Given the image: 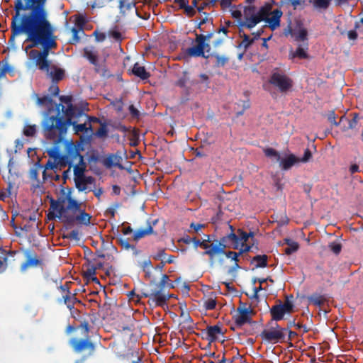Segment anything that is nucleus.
<instances>
[{
  "mask_svg": "<svg viewBox=\"0 0 363 363\" xmlns=\"http://www.w3.org/2000/svg\"><path fill=\"white\" fill-rule=\"evenodd\" d=\"M239 35L242 40L240 43L238 48H242L245 51L254 43V40L249 35L245 33L241 28H239Z\"/></svg>",
  "mask_w": 363,
  "mask_h": 363,
  "instance_id": "7c9ffc66",
  "label": "nucleus"
},
{
  "mask_svg": "<svg viewBox=\"0 0 363 363\" xmlns=\"http://www.w3.org/2000/svg\"><path fill=\"white\" fill-rule=\"evenodd\" d=\"M285 242L288 245L284 250L285 254L291 255L298 250L299 246L297 242L291 239H285Z\"/></svg>",
  "mask_w": 363,
  "mask_h": 363,
  "instance_id": "ea45409f",
  "label": "nucleus"
},
{
  "mask_svg": "<svg viewBox=\"0 0 363 363\" xmlns=\"http://www.w3.org/2000/svg\"><path fill=\"white\" fill-rule=\"evenodd\" d=\"M30 44L25 48L27 52L29 49L42 47V50H31L29 53L30 60L35 61V64L39 69L48 72L50 61L48 60L50 50L56 47L54 37V28L50 21H38L33 34L30 37Z\"/></svg>",
  "mask_w": 363,
  "mask_h": 363,
  "instance_id": "f257e3e1",
  "label": "nucleus"
},
{
  "mask_svg": "<svg viewBox=\"0 0 363 363\" xmlns=\"http://www.w3.org/2000/svg\"><path fill=\"white\" fill-rule=\"evenodd\" d=\"M283 35L286 37L291 36L295 41L305 43L308 41V30L304 27L301 20L295 19L290 21L288 26L284 29Z\"/></svg>",
  "mask_w": 363,
  "mask_h": 363,
  "instance_id": "6e6552de",
  "label": "nucleus"
},
{
  "mask_svg": "<svg viewBox=\"0 0 363 363\" xmlns=\"http://www.w3.org/2000/svg\"><path fill=\"white\" fill-rule=\"evenodd\" d=\"M50 208L57 211L58 214L55 215L54 213H49L48 215L49 220H53L56 217L61 219L62 221L65 222V218L64 216H67L69 213H66V209L64 205L60 204L59 201H57L56 200L51 199L50 200Z\"/></svg>",
  "mask_w": 363,
  "mask_h": 363,
  "instance_id": "f3484780",
  "label": "nucleus"
},
{
  "mask_svg": "<svg viewBox=\"0 0 363 363\" xmlns=\"http://www.w3.org/2000/svg\"><path fill=\"white\" fill-rule=\"evenodd\" d=\"M69 121H64V117L58 111L55 116L45 115L41 123L42 133L44 137L57 144L64 139L69 127Z\"/></svg>",
  "mask_w": 363,
  "mask_h": 363,
  "instance_id": "7ed1b4c3",
  "label": "nucleus"
},
{
  "mask_svg": "<svg viewBox=\"0 0 363 363\" xmlns=\"http://www.w3.org/2000/svg\"><path fill=\"white\" fill-rule=\"evenodd\" d=\"M79 329H81L82 330V335L84 337H88L89 333V324L87 321L84 320L81 322L80 325L78 326Z\"/></svg>",
  "mask_w": 363,
  "mask_h": 363,
  "instance_id": "3c124183",
  "label": "nucleus"
},
{
  "mask_svg": "<svg viewBox=\"0 0 363 363\" xmlns=\"http://www.w3.org/2000/svg\"><path fill=\"white\" fill-rule=\"evenodd\" d=\"M328 121H329L331 123H333V125H335V126H337V125H339L340 123V122L344 119V117H342V118H340V122H339V123H337V122L336 121V120H335V119H336V114H335V111H330V112H329V113H328Z\"/></svg>",
  "mask_w": 363,
  "mask_h": 363,
  "instance_id": "13d9d810",
  "label": "nucleus"
},
{
  "mask_svg": "<svg viewBox=\"0 0 363 363\" xmlns=\"http://www.w3.org/2000/svg\"><path fill=\"white\" fill-rule=\"evenodd\" d=\"M129 71L130 74L135 75L141 80H147L150 77V72L146 70L145 67L140 65L138 62L135 63L133 68Z\"/></svg>",
  "mask_w": 363,
  "mask_h": 363,
  "instance_id": "b1692460",
  "label": "nucleus"
},
{
  "mask_svg": "<svg viewBox=\"0 0 363 363\" xmlns=\"http://www.w3.org/2000/svg\"><path fill=\"white\" fill-rule=\"evenodd\" d=\"M37 132L36 125H26L23 128V134L26 137H33Z\"/></svg>",
  "mask_w": 363,
  "mask_h": 363,
  "instance_id": "c03bdc74",
  "label": "nucleus"
},
{
  "mask_svg": "<svg viewBox=\"0 0 363 363\" xmlns=\"http://www.w3.org/2000/svg\"><path fill=\"white\" fill-rule=\"evenodd\" d=\"M94 178L91 176L84 177L79 179H74L75 186L79 191H84L87 189L88 184H92L94 182Z\"/></svg>",
  "mask_w": 363,
  "mask_h": 363,
  "instance_id": "cd10ccee",
  "label": "nucleus"
},
{
  "mask_svg": "<svg viewBox=\"0 0 363 363\" xmlns=\"http://www.w3.org/2000/svg\"><path fill=\"white\" fill-rule=\"evenodd\" d=\"M61 102L64 103L67 107L62 105L61 104L57 105V112H60V108H62L65 117L64 121H69V126L72 123V118L75 115L76 108L72 104V97L69 96H61L60 97Z\"/></svg>",
  "mask_w": 363,
  "mask_h": 363,
  "instance_id": "ddd939ff",
  "label": "nucleus"
},
{
  "mask_svg": "<svg viewBox=\"0 0 363 363\" xmlns=\"http://www.w3.org/2000/svg\"><path fill=\"white\" fill-rule=\"evenodd\" d=\"M69 344L76 352H82L88 350L89 354H92L95 350L94 344L90 341L89 336L84 337V339L73 338L70 340Z\"/></svg>",
  "mask_w": 363,
  "mask_h": 363,
  "instance_id": "4468645a",
  "label": "nucleus"
},
{
  "mask_svg": "<svg viewBox=\"0 0 363 363\" xmlns=\"http://www.w3.org/2000/svg\"><path fill=\"white\" fill-rule=\"evenodd\" d=\"M37 97V104L39 106H48L52 105L53 103L52 99L49 96H43L42 97H39L36 95Z\"/></svg>",
  "mask_w": 363,
  "mask_h": 363,
  "instance_id": "49530a36",
  "label": "nucleus"
},
{
  "mask_svg": "<svg viewBox=\"0 0 363 363\" xmlns=\"http://www.w3.org/2000/svg\"><path fill=\"white\" fill-rule=\"evenodd\" d=\"M78 211L79 212V214L76 216L69 213H68L67 216H64V223L67 225V227H72L76 221L84 225H89L90 224L91 216L84 210L79 209Z\"/></svg>",
  "mask_w": 363,
  "mask_h": 363,
  "instance_id": "2eb2a0df",
  "label": "nucleus"
},
{
  "mask_svg": "<svg viewBox=\"0 0 363 363\" xmlns=\"http://www.w3.org/2000/svg\"><path fill=\"white\" fill-rule=\"evenodd\" d=\"M108 34L110 37L113 38L118 42H121L122 40V35L118 30H111L108 31Z\"/></svg>",
  "mask_w": 363,
  "mask_h": 363,
  "instance_id": "bf43d9fd",
  "label": "nucleus"
},
{
  "mask_svg": "<svg viewBox=\"0 0 363 363\" xmlns=\"http://www.w3.org/2000/svg\"><path fill=\"white\" fill-rule=\"evenodd\" d=\"M107 128L105 125H101V127L96 130V135L99 138H104L107 135Z\"/></svg>",
  "mask_w": 363,
  "mask_h": 363,
  "instance_id": "338daca9",
  "label": "nucleus"
},
{
  "mask_svg": "<svg viewBox=\"0 0 363 363\" xmlns=\"http://www.w3.org/2000/svg\"><path fill=\"white\" fill-rule=\"evenodd\" d=\"M308 299L310 303H312L315 306H321L325 301V298L323 296L319 295L318 294H313L311 295L308 296Z\"/></svg>",
  "mask_w": 363,
  "mask_h": 363,
  "instance_id": "58836bf2",
  "label": "nucleus"
},
{
  "mask_svg": "<svg viewBox=\"0 0 363 363\" xmlns=\"http://www.w3.org/2000/svg\"><path fill=\"white\" fill-rule=\"evenodd\" d=\"M169 276L167 274H162L161 280L159 282L151 280L150 291L142 293V296L149 298L147 303L150 306L162 307L167 303L171 296L168 293H165L166 285L169 284V287H173L171 283L169 284Z\"/></svg>",
  "mask_w": 363,
  "mask_h": 363,
  "instance_id": "20e7f679",
  "label": "nucleus"
},
{
  "mask_svg": "<svg viewBox=\"0 0 363 363\" xmlns=\"http://www.w3.org/2000/svg\"><path fill=\"white\" fill-rule=\"evenodd\" d=\"M283 13L280 9H275L272 13V16L268 17L264 21L268 23V26L272 30H274L280 26V19Z\"/></svg>",
  "mask_w": 363,
  "mask_h": 363,
  "instance_id": "4be33fe9",
  "label": "nucleus"
},
{
  "mask_svg": "<svg viewBox=\"0 0 363 363\" xmlns=\"http://www.w3.org/2000/svg\"><path fill=\"white\" fill-rule=\"evenodd\" d=\"M216 306V301L213 298H208L204 303V307L206 310H213Z\"/></svg>",
  "mask_w": 363,
  "mask_h": 363,
  "instance_id": "052dcab7",
  "label": "nucleus"
},
{
  "mask_svg": "<svg viewBox=\"0 0 363 363\" xmlns=\"http://www.w3.org/2000/svg\"><path fill=\"white\" fill-rule=\"evenodd\" d=\"M63 298H64V303L67 305V308H69L70 310L74 308V305L77 301L79 302V301H78L77 299V298L74 296V295L71 296L69 294H67L63 296Z\"/></svg>",
  "mask_w": 363,
  "mask_h": 363,
  "instance_id": "37998d69",
  "label": "nucleus"
},
{
  "mask_svg": "<svg viewBox=\"0 0 363 363\" xmlns=\"http://www.w3.org/2000/svg\"><path fill=\"white\" fill-rule=\"evenodd\" d=\"M84 277L89 279L96 274V267H92L91 262H89L87 269L84 271Z\"/></svg>",
  "mask_w": 363,
  "mask_h": 363,
  "instance_id": "4d7b16f0",
  "label": "nucleus"
},
{
  "mask_svg": "<svg viewBox=\"0 0 363 363\" xmlns=\"http://www.w3.org/2000/svg\"><path fill=\"white\" fill-rule=\"evenodd\" d=\"M26 260L21 266V270L25 271L28 267H37L43 264V261L38 259L35 252L30 250L25 251Z\"/></svg>",
  "mask_w": 363,
  "mask_h": 363,
  "instance_id": "a211bd4d",
  "label": "nucleus"
},
{
  "mask_svg": "<svg viewBox=\"0 0 363 363\" xmlns=\"http://www.w3.org/2000/svg\"><path fill=\"white\" fill-rule=\"evenodd\" d=\"M72 166L74 167V179L86 177L84 174L86 167L84 162L83 163H79L78 162V164L75 165L73 164Z\"/></svg>",
  "mask_w": 363,
  "mask_h": 363,
  "instance_id": "c9c22d12",
  "label": "nucleus"
},
{
  "mask_svg": "<svg viewBox=\"0 0 363 363\" xmlns=\"http://www.w3.org/2000/svg\"><path fill=\"white\" fill-rule=\"evenodd\" d=\"M64 238L74 240H79V231L77 230H73L67 235H65Z\"/></svg>",
  "mask_w": 363,
  "mask_h": 363,
  "instance_id": "0e129e2a",
  "label": "nucleus"
},
{
  "mask_svg": "<svg viewBox=\"0 0 363 363\" xmlns=\"http://www.w3.org/2000/svg\"><path fill=\"white\" fill-rule=\"evenodd\" d=\"M238 245L240 243L247 242L249 238H251L252 240L254 239L255 234L253 232L246 233L241 229H238Z\"/></svg>",
  "mask_w": 363,
  "mask_h": 363,
  "instance_id": "a19ab883",
  "label": "nucleus"
},
{
  "mask_svg": "<svg viewBox=\"0 0 363 363\" xmlns=\"http://www.w3.org/2000/svg\"><path fill=\"white\" fill-rule=\"evenodd\" d=\"M121 154L117 152L115 154H109L102 161L103 164L106 168H111L113 167H117L120 169H123V166L121 164L122 162Z\"/></svg>",
  "mask_w": 363,
  "mask_h": 363,
  "instance_id": "aec40b11",
  "label": "nucleus"
},
{
  "mask_svg": "<svg viewBox=\"0 0 363 363\" xmlns=\"http://www.w3.org/2000/svg\"><path fill=\"white\" fill-rule=\"evenodd\" d=\"M264 155L268 157H274L277 161L280 160V155L279 153L274 149L272 147H268L264 150Z\"/></svg>",
  "mask_w": 363,
  "mask_h": 363,
  "instance_id": "09e8293b",
  "label": "nucleus"
},
{
  "mask_svg": "<svg viewBox=\"0 0 363 363\" xmlns=\"http://www.w3.org/2000/svg\"><path fill=\"white\" fill-rule=\"evenodd\" d=\"M81 150H79V147L73 143H71L67 145L66 153L67 157L69 160L68 162L69 168L73 165V163H74L76 160H78L79 163H83L84 157L80 154Z\"/></svg>",
  "mask_w": 363,
  "mask_h": 363,
  "instance_id": "dca6fc26",
  "label": "nucleus"
},
{
  "mask_svg": "<svg viewBox=\"0 0 363 363\" xmlns=\"http://www.w3.org/2000/svg\"><path fill=\"white\" fill-rule=\"evenodd\" d=\"M182 9H184L185 13L189 17L194 16L196 13L194 6H189V4H186L185 6Z\"/></svg>",
  "mask_w": 363,
  "mask_h": 363,
  "instance_id": "e2e57ef3",
  "label": "nucleus"
},
{
  "mask_svg": "<svg viewBox=\"0 0 363 363\" xmlns=\"http://www.w3.org/2000/svg\"><path fill=\"white\" fill-rule=\"evenodd\" d=\"M241 306L237 308V314L235 315V323L238 327H242L246 323H251V315L255 313L250 308H246L245 304L240 303Z\"/></svg>",
  "mask_w": 363,
  "mask_h": 363,
  "instance_id": "f8f14e48",
  "label": "nucleus"
},
{
  "mask_svg": "<svg viewBox=\"0 0 363 363\" xmlns=\"http://www.w3.org/2000/svg\"><path fill=\"white\" fill-rule=\"evenodd\" d=\"M55 168H57V164L54 162H52L51 160H48L47 162V163L45 164V169L43 172V179L44 180L47 179V172H46L47 169H54Z\"/></svg>",
  "mask_w": 363,
  "mask_h": 363,
  "instance_id": "5fc2aeb1",
  "label": "nucleus"
},
{
  "mask_svg": "<svg viewBox=\"0 0 363 363\" xmlns=\"http://www.w3.org/2000/svg\"><path fill=\"white\" fill-rule=\"evenodd\" d=\"M303 47L299 45L295 52H291L290 56L292 58L298 57L299 59H308V54L306 50L308 49V41H306V43H303Z\"/></svg>",
  "mask_w": 363,
  "mask_h": 363,
  "instance_id": "2f4dec72",
  "label": "nucleus"
},
{
  "mask_svg": "<svg viewBox=\"0 0 363 363\" xmlns=\"http://www.w3.org/2000/svg\"><path fill=\"white\" fill-rule=\"evenodd\" d=\"M72 191L69 189L67 192V206L65 207L66 213H68V211H72L75 213L80 209L81 204L75 199L72 198Z\"/></svg>",
  "mask_w": 363,
  "mask_h": 363,
  "instance_id": "c85d7f7f",
  "label": "nucleus"
},
{
  "mask_svg": "<svg viewBox=\"0 0 363 363\" xmlns=\"http://www.w3.org/2000/svg\"><path fill=\"white\" fill-rule=\"evenodd\" d=\"M192 242L194 244V247L195 249H197L198 247H201L203 249H208L209 245H206L203 242H201L200 240L196 238H193Z\"/></svg>",
  "mask_w": 363,
  "mask_h": 363,
  "instance_id": "69168bd1",
  "label": "nucleus"
},
{
  "mask_svg": "<svg viewBox=\"0 0 363 363\" xmlns=\"http://www.w3.org/2000/svg\"><path fill=\"white\" fill-rule=\"evenodd\" d=\"M268 257L266 255H256L251 261L252 264H255V268H263L267 266Z\"/></svg>",
  "mask_w": 363,
  "mask_h": 363,
  "instance_id": "72a5a7b5",
  "label": "nucleus"
},
{
  "mask_svg": "<svg viewBox=\"0 0 363 363\" xmlns=\"http://www.w3.org/2000/svg\"><path fill=\"white\" fill-rule=\"evenodd\" d=\"M157 222V219L154 220L151 222L147 221V227L145 228H140L134 232L133 235V240L135 242H138L139 240L145 236L155 234V233L153 230V226L155 225Z\"/></svg>",
  "mask_w": 363,
  "mask_h": 363,
  "instance_id": "6ab92c4d",
  "label": "nucleus"
},
{
  "mask_svg": "<svg viewBox=\"0 0 363 363\" xmlns=\"http://www.w3.org/2000/svg\"><path fill=\"white\" fill-rule=\"evenodd\" d=\"M331 0H314V6L318 9H326L329 7Z\"/></svg>",
  "mask_w": 363,
  "mask_h": 363,
  "instance_id": "864d4df0",
  "label": "nucleus"
},
{
  "mask_svg": "<svg viewBox=\"0 0 363 363\" xmlns=\"http://www.w3.org/2000/svg\"><path fill=\"white\" fill-rule=\"evenodd\" d=\"M279 162L280 168L284 171H286L291 169L294 164L299 162L300 160L294 155L290 154L284 158L280 157Z\"/></svg>",
  "mask_w": 363,
  "mask_h": 363,
  "instance_id": "5701e85b",
  "label": "nucleus"
},
{
  "mask_svg": "<svg viewBox=\"0 0 363 363\" xmlns=\"http://www.w3.org/2000/svg\"><path fill=\"white\" fill-rule=\"evenodd\" d=\"M116 242L124 250H128L131 249L133 252V255H138L140 251L137 250L136 247L130 245L129 243V238H124L122 235L119 234L118 233V235H116Z\"/></svg>",
  "mask_w": 363,
  "mask_h": 363,
  "instance_id": "a878e982",
  "label": "nucleus"
},
{
  "mask_svg": "<svg viewBox=\"0 0 363 363\" xmlns=\"http://www.w3.org/2000/svg\"><path fill=\"white\" fill-rule=\"evenodd\" d=\"M15 69L7 62L0 65V77H4L6 74H9L11 77L15 75Z\"/></svg>",
  "mask_w": 363,
  "mask_h": 363,
  "instance_id": "4c0bfd02",
  "label": "nucleus"
},
{
  "mask_svg": "<svg viewBox=\"0 0 363 363\" xmlns=\"http://www.w3.org/2000/svg\"><path fill=\"white\" fill-rule=\"evenodd\" d=\"M226 248V245H223L222 247H219L218 244L209 245L208 249H205L206 251L202 252L203 255H208L210 259L213 262V259L216 255L223 254L225 253V249Z\"/></svg>",
  "mask_w": 363,
  "mask_h": 363,
  "instance_id": "bb28decb",
  "label": "nucleus"
},
{
  "mask_svg": "<svg viewBox=\"0 0 363 363\" xmlns=\"http://www.w3.org/2000/svg\"><path fill=\"white\" fill-rule=\"evenodd\" d=\"M119 9L121 10V13H124L125 9L130 10L132 9H135V13L138 14V11L135 7V4L132 3H125L124 0H119Z\"/></svg>",
  "mask_w": 363,
  "mask_h": 363,
  "instance_id": "a18cd8bd",
  "label": "nucleus"
},
{
  "mask_svg": "<svg viewBox=\"0 0 363 363\" xmlns=\"http://www.w3.org/2000/svg\"><path fill=\"white\" fill-rule=\"evenodd\" d=\"M328 247L335 255H338L342 250L341 244L335 242H330L328 245Z\"/></svg>",
  "mask_w": 363,
  "mask_h": 363,
  "instance_id": "6e6d98bb",
  "label": "nucleus"
},
{
  "mask_svg": "<svg viewBox=\"0 0 363 363\" xmlns=\"http://www.w3.org/2000/svg\"><path fill=\"white\" fill-rule=\"evenodd\" d=\"M48 0H15V3L38 21H50L46 9Z\"/></svg>",
  "mask_w": 363,
  "mask_h": 363,
  "instance_id": "39448f33",
  "label": "nucleus"
},
{
  "mask_svg": "<svg viewBox=\"0 0 363 363\" xmlns=\"http://www.w3.org/2000/svg\"><path fill=\"white\" fill-rule=\"evenodd\" d=\"M42 167L39 162H36L35 166L29 171V178L33 181L38 182L39 169Z\"/></svg>",
  "mask_w": 363,
  "mask_h": 363,
  "instance_id": "79ce46f5",
  "label": "nucleus"
},
{
  "mask_svg": "<svg viewBox=\"0 0 363 363\" xmlns=\"http://www.w3.org/2000/svg\"><path fill=\"white\" fill-rule=\"evenodd\" d=\"M71 125H73L74 130L77 134H79V133L86 132L88 130L86 123L77 124L75 121H72V123Z\"/></svg>",
  "mask_w": 363,
  "mask_h": 363,
  "instance_id": "8fccbe9b",
  "label": "nucleus"
},
{
  "mask_svg": "<svg viewBox=\"0 0 363 363\" xmlns=\"http://www.w3.org/2000/svg\"><path fill=\"white\" fill-rule=\"evenodd\" d=\"M230 228L233 230V226L229 225ZM228 238V241L230 240L232 243L235 244L234 248L237 249L238 245V234L234 233L233 231L226 235Z\"/></svg>",
  "mask_w": 363,
  "mask_h": 363,
  "instance_id": "603ef678",
  "label": "nucleus"
},
{
  "mask_svg": "<svg viewBox=\"0 0 363 363\" xmlns=\"http://www.w3.org/2000/svg\"><path fill=\"white\" fill-rule=\"evenodd\" d=\"M272 6L269 3L264 4L257 11L259 22L264 21L272 13Z\"/></svg>",
  "mask_w": 363,
  "mask_h": 363,
  "instance_id": "c756f323",
  "label": "nucleus"
},
{
  "mask_svg": "<svg viewBox=\"0 0 363 363\" xmlns=\"http://www.w3.org/2000/svg\"><path fill=\"white\" fill-rule=\"evenodd\" d=\"M48 91L51 95L55 96L59 94L60 89L58 86L56 84V83H55L49 87Z\"/></svg>",
  "mask_w": 363,
  "mask_h": 363,
  "instance_id": "774afa93",
  "label": "nucleus"
},
{
  "mask_svg": "<svg viewBox=\"0 0 363 363\" xmlns=\"http://www.w3.org/2000/svg\"><path fill=\"white\" fill-rule=\"evenodd\" d=\"M203 333L206 335L204 338L209 341V342L216 341L218 338V335L223 334L221 328L218 325L207 326L206 330L203 331Z\"/></svg>",
  "mask_w": 363,
  "mask_h": 363,
  "instance_id": "412c9836",
  "label": "nucleus"
},
{
  "mask_svg": "<svg viewBox=\"0 0 363 363\" xmlns=\"http://www.w3.org/2000/svg\"><path fill=\"white\" fill-rule=\"evenodd\" d=\"M243 21H238L239 28H246L249 30L253 28L256 25L259 23L257 11L255 6H245L243 9Z\"/></svg>",
  "mask_w": 363,
  "mask_h": 363,
  "instance_id": "9b49d317",
  "label": "nucleus"
},
{
  "mask_svg": "<svg viewBox=\"0 0 363 363\" xmlns=\"http://www.w3.org/2000/svg\"><path fill=\"white\" fill-rule=\"evenodd\" d=\"M71 31L72 33V38L70 40V43L72 44L78 43L80 40V38L79 37L78 34L80 31L84 33V31L81 28H77L76 27H72Z\"/></svg>",
  "mask_w": 363,
  "mask_h": 363,
  "instance_id": "de8ad7c7",
  "label": "nucleus"
},
{
  "mask_svg": "<svg viewBox=\"0 0 363 363\" xmlns=\"http://www.w3.org/2000/svg\"><path fill=\"white\" fill-rule=\"evenodd\" d=\"M268 82L281 93H286L294 85L293 79L279 68L273 69Z\"/></svg>",
  "mask_w": 363,
  "mask_h": 363,
  "instance_id": "0eeeda50",
  "label": "nucleus"
},
{
  "mask_svg": "<svg viewBox=\"0 0 363 363\" xmlns=\"http://www.w3.org/2000/svg\"><path fill=\"white\" fill-rule=\"evenodd\" d=\"M13 9L15 15L11 18L9 44L14 45L16 37L23 33L26 35L25 42L30 43V37L34 33L38 20L25 11L21 4L14 2Z\"/></svg>",
  "mask_w": 363,
  "mask_h": 363,
  "instance_id": "f03ea898",
  "label": "nucleus"
},
{
  "mask_svg": "<svg viewBox=\"0 0 363 363\" xmlns=\"http://www.w3.org/2000/svg\"><path fill=\"white\" fill-rule=\"evenodd\" d=\"M225 255L226 257L231 259L234 262H238V257L240 255V252H236L234 251H228L225 252V253H223Z\"/></svg>",
  "mask_w": 363,
  "mask_h": 363,
  "instance_id": "680f3d73",
  "label": "nucleus"
},
{
  "mask_svg": "<svg viewBox=\"0 0 363 363\" xmlns=\"http://www.w3.org/2000/svg\"><path fill=\"white\" fill-rule=\"evenodd\" d=\"M215 58L214 66L216 67H224L228 62L229 57L226 55H220L218 53H213L209 55V57Z\"/></svg>",
  "mask_w": 363,
  "mask_h": 363,
  "instance_id": "f704fd0d",
  "label": "nucleus"
},
{
  "mask_svg": "<svg viewBox=\"0 0 363 363\" xmlns=\"http://www.w3.org/2000/svg\"><path fill=\"white\" fill-rule=\"evenodd\" d=\"M174 256L168 255L165 253V250L164 249L160 250L157 254L154 256V259L156 260L161 259L164 263L167 262L168 264H172L174 262Z\"/></svg>",
  "mask_w": 363,
  "mask_h": 363,
  "instance_id": "473e14b6",
  "label": "nucleus"
},
{
  "mask_svg": "<svg viewBox=\"0 0 363 363\" xmlns=\"http://www.w3.org/2000/svg\"><path fill=\"white\" fill-rule=\"evenodd\" d=\"M215 31L208 32L206 35L196 34L195 41L196 45L188 48L186 50L187 55L190 57H202L203 58H208L209 55H206V52H209L211 50V45L206 41L209 40L214 35Z\"/></svg>",
  "mask_w": 363,
  "mask_h": 363,
  "instance_id": "423d86ee",
  "label": "nucleus"
},
{
  "mask_svg": "<svg viewBox=\"0 0 363 363\" xmlns=\"http://www.w3.org/2000/svg\"><path fill=\"white\" fill-rule=\"evenodd\" d=\"M287 330L288 328H281L278 323H275L274 325H272L270 328L262 330L259 336L262 340L270 343L285 342H286V334Z\"/></svg>",
  "mask_w": 363,
  "mask_h": 363,
  "instance_id": "1a4fd4ad",
  "label": "nucleus"
},
{
  "mask_svg": "<svg viewBox=\"0 0 363 363\" xmlns=\"http://www.w3.org/2000/svg\"><path fill=\"white\" fill-rule=\"evenodd\" d=\"M48 76L51 78L52 81L55 83H57L61 80H62L65 75V72L63 69L57 67V66L53 65L50 69L48 68V72H47Z\"/></svg>",
  "mask_w": 363,
  "mask_h": 363,
  "instance_id": "393cba45",
  "label": "nucleus"
},
{
  "mask_svg": "<svg viewBox=\"0 0 363 363\" xmlns=\"http://www.w3.org/2000/svg\"><path fill=\"white\" fill-rule=\"evenodd\" d=\"M294 305L289 299L284 303L279 300L278 303L270 308V315L272 320L268 323L267 325L273 323L274 321L277 322L284 318L286 314H290L294 311Z\"/></svg>",
  "mask_w": 363,
  "mask_h": 363,
  "instance_id": "9d476101",
  "label": "nucleus"
},
{
  "mask_svg": "<svg viewBox=\"0 0 363 363\" xmlns=\"http://www.w3.org/2000/svg\"><path fill=\"white\" fill-rule=\"evenodd\" d=\"M84 57H86L91 64L95 67L98 66V57L91 50L88 48L84 49Z\"/></svg>",
  "mask_w": 363,
  "mask_h": 363,
  "instance_id": "e433bc0d",
  "label": "nucleus"
}]
</instances>
